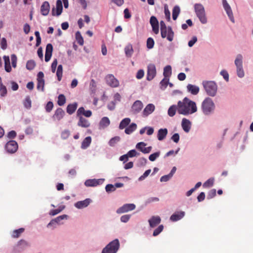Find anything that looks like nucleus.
I'll list each match as a JSON object with an SVG mask.
<instances>
[{
  "label": "nucleus",
  "mask_w": 253,
  "mask_h": 253,
  "mask_svg": "<svg viewBox=\"0 0 253 253\" xmlns=\"http://www.w3.org/2000/svg\"><path fill=\"white\" fill-rule=\"evenodd\" d=\"M178 114L183 115L192 114L197 111V107L195 102L187 97L178 102Z\"/></svg>",
  "instance_id": "1"
},
{
  "label": "nucleus",
  "mask_w": 253,
  "mask_h": 253,
  "mask_svg": "<svg viewBox=\"0 0 253 253\" xmlns=\"http://www.w3.org/2000/svg\"><path fill=\"white\" fill-rule=\"evenodd\" d=\"M215 106L212 100L210 97L205 98L202 103L201 109L205 115H210L214 112Z\"/></svg>",
  "instance_id": "2"
},
{
  "label": "nucleus",
  "mask_w": 253,
  "mask_h": 253,
  "mask_svg": "<svg viewBox=\"0 0 253 253\" xmlns=\"http://www.w3.org/2000/svg\"><path fill=\"white\" fill-rule=\"evenodd\" d=\"M202 84L208 95L211 96H214L216 95L217 86L214 82L204 81Z\"/></svg>",
  "instance_id": "3"
},
{
  "label": "nucleus",
  "mask_w": 253,
  "mask_h": 253,
  "mask_svg": "<svg viewBox=\"0 0 253 253\" xmlns=\"http://www.w3.org/2000/svg\"><path fill=\"white\" fill-rule=\"evenodd\" d=\"M196 14L202 24L207 23V18L203 5L200 3H196L194 5Z\"/></svg>",
  "instance_id": "4"
},
{
  "label": "nucleus",
  "mask_w": 253,
  "mask_h": 253,
  "mask_svg": "<svg viewBox=\"0 0 253 253\" xmlns=\"http://www.w3.org/2000/svg\"><path fill=\"white\" fill-rule=\"evenodd\" d=\"M120 247L118 239H115L108 244L102 250V253H116Z\"/></svg>",
  "instance_id": "5"
},
{
  "label": "nucleus",
  "mask_w": 253,
  "mask_h": 253,
  "mask_svg": "<svg viewBox=\"0 0 253 253\" xmlns=\"http://www.w3.org/2000/svg\"><path fill=\"white\" fill-rule=\"evenodd\" d=\"M235 64L237 68V74L239 78H243L244 75V71L243 68V56L241 54L237 55L235 60Z\"/></svg>",
  "instance_id": "6"
},
{
  "label": "nucleus",
  "mask_w": 253,
  "mask_h": 253,
  "mask_svg": "<svg viewBox=\"0 0 253 253\" xmlns=\"http://www.w3.org/2000/svg\"><path fill=\"white\" fill-rule=\"evenodd\" d=\"M18 148V144L14 140H10L8 141L5 146L6 150L9 153H14L16 152Z\"/></svg>",
  "instance_id": "7"
},
{
  "label": "nucleus",
  "mask_w": 253,
  "mask_h": 253,
  "mask_svg": "<svg viewBox=\"0 0 253 253\" xmlns=\"http://www.w3.org/2000/svg\"><path fill=\"white\" fill-rule=\"evenodd\" d=\"M106 81L109 86L112 87H117L119 86V81L112 74L106 76Z\"/></svg>",
  "instance_id": "8"
},
{
  "label": "nucleus",
  "mask_w": 253,
  "mask_h": 253,
  "mask_svg": "<svg viewBox=\"0 0 253 253\" xmlns=\"http://www.w3.org/2000/svg\"><path fill=\"white\" fill-rule=\"evenodd\" d=\"M136 208L134 204H126L117 209L116 212L118 214L134 210Z\"/></svg>",
  "instance_id": "9"
},
{
  "label": "nucleus",
  "mask_w": 253,
  "mask_h": 253,
  "mask_svg": "<svg viewBox=\"0 0 253 253\" xmlns=\"http://www.w3.org/2000/svg\"><path fill=\"white\" fill-rule=\"evenodd\" d=\"M156 75V67L154 64H149L147 67V80L151 81Z\"/></svg>",
  "instance_id": "10"
},
{
  "label": "nucleus",
  "mask_w": 253,
  "mask_h": 253,
  "mask_svg": "<svg viewBox=\"0 0 253 253\" xmlns=\"http://www.w3.org/2000/svg\"><path fill=\"white\" fill-rule=\"evenodd\" d=\"M37 89L39 90L43 91L44 86V74L42 72H39L37 75Z\"/></svg>",
  "instance_id": "11"
},
{
  "label": "nucleus",
  "mask_w": 253,
  "mask_h": 253,
  "mask_svg": "<svg viewBox=\"0 0 253 253\" xmlns=\"http://www.w3.org/2000/svg\"><path fill=\"white\" fill-rule=\"evenodd\" d=\"M161 33L162 38H165L167 37L169 41L171 42L172 41L174 33L170 27H169L168 29H161Z\"/></svg>",
  "instance_id": "12"
},
{
  "label": "nucleus",
  "mask_w": 253,
  "mask_h": 253,
  "mask_svg": "<svg viewBox=\"0 0 253 253\" xmlns=\"http://www.w3.org/2000/svg\"><path fill=\"white\" fill-rule=\"evenodd\" d=\"M222 4L224 7V9L226 12L227 14L228 15L229 19L232 22H234V18L233 16V14L232 13V9L231 8L230 6L226 0H222Z\"/></svg>",
  "instance_id": "13"
},
{
  "label": "nucleus",
  "mask_w": 253,
  "mask_h": 253,
  "mask_svg": "<svg viewBox=\"0 0 253 253\" xmlns=\"http://www.w3.org/2000/svg\"><path fill=\"white\" fill-rule=\"evenodd\" d=\"M63 9L62 3L61 0H57L56 3V8H53L52 9V15L53 16L60 15Z\"/></svg>",
  "instance_id": "14"
},
{
  "label": "nucleus",
  "mask_w": 253,
  "mask_h": 253,
  "mask_svg": "<svg viewBox=\"0 0 253 253\" xmlns=\"http://www.w3.org/2000/svg\"><path fill=\"white\" fill-rule=\"evenodd\" d=\"M143 107V105L142 102L140 100H136L133 103L131 111L133 114H136L142 110Z\"/></svg>",
  "instance_id": "15"
},
{
  "label": "nucleus",
  "mask_w": 253,
  "mask_h": 253,
  "mask_svg": "<svg viewBox=\"0 0 253 253\" xmlns=\"http://www.w3.org/2000/svg\"><path fill=\"white\" fill-rule=\"evenodd\" d=\"M28 246L27 243L23 240H21L18 242L17 245L14 248V253H17L20 252L26 249Z\"/></svg>",
  "instance_id": "16"
},
{
  "label": "nucleus",
  "mask_w": 253,
  "mask_h": 253,
  "mask_svg": "<svg viewBox=\"0 0 253 253\" xmlns=\"http://www.w3.org/2000/svg\"><path fill=\"white\" fill-rule=\"evenodd\" d=\"M104 179H88L86 180L84 184L87 187H90V186H96L99 184H101L103 182Z\"/></svg>",
  "instance_id": "17"
},
{
  "label": "nucleus",
  "mask_w": 253,
  "mask_h": 253,
  "mask_svg": "<svg viewBox=\"0 0 253 253\" xmlns=\"http://www.w3.org/2000/svg\"><path fill=\"white\" fill-rule=\"evenodd\" d=\"M150 23L152 26L154 33L157 34L159 33V23L156 17L152 16L150 18Z\"/></svg>",
  "instance_id": "18"
},
{
  "label": "nucleus",
  "mask_w": 253,
  "mask_h": 253,
  "mask_svg": "<svg viewBox=\"0 0 253 253\" xmlns=\"http://www.w3.org/2000/svg\"><path fill=\"white\" fill-rule=\"evenodd\" d=\"M161 219L159 216H153L148 220L151 228H154L160 223Z\"/></svg>",
  "instance_id": "19"
},
{
  "label": "nucleus",
  "mask_w": 253,
  "mask_h": 253,
  "mask_svg": "<svg viewBox=\"0 0 253 253\" xmlns=\"http://www.w3.org/2000/svg\"><path fill=\"white\" fill-rule=\"evenodd\" d=\"M91 202V200L90 199H86L84 200L78 201L75 204V206L79 209H83L87 207Z\"/></svg>",
  "instance_id": "20"
},
{
  "label": "nucleus",
  "mask_w": 253,
  "mask_h": 253,
  "mask_svg": "<svg viewBox=\"0 0 253 253\" xmlns=\"http://www.w3.org/2000/svg\"><path fill=\"white\" fill-rule=\"evenodd\" d=\"M185 215V212L183 211H176L172 214L170 217V219L172 221H176L184 217Z\"/></svg>",
  "instance_id": "21"
},
{
  "label": "nucleus",
  "mask_w": 253,
  "mask_h": 253,
  "mask_svg": "<svg viewBox=\"0 0 253 253\" xmlns=\"http://www.w3.org/2000/svg\"><path fill=\"white\" fill-rule=\"evenodd\" d=\"M181 126L185 132H188L191 129V123L189 120L183 118L182 120Z\"/></svg>",
  "instance_id": "22"
},
{
  "label": "nucleus",
  "mask_w": 253,
  "mask_h": 253,
  "mask_svg": "<svg viewBox=\"0 0 253 253\" xmlns=\"http://www.w3.org/2000/svg\"><path fill=\"white\" fill-rule=\"evenodd\" d=\"M82 115L86 117H90L92 115V112L90 110H85L83 107H81L78 109L77 112V116H82Z\"/></svg>",
  "instance_id": "23"
},
{
  "label": "nucleus",
  "mask_w": 253,
  "mask_h": 253,
  "mask_svg": "<svg viewBox=\"0 0 253 253\" xmlns=\"http://www.w3.org/2000/svg\"><path fill=\"white\" fill-rule=\"evenodd\" d=\"M65 115V112L61 108H57L53 116V119L54 120L59 121L63 118Z\"/></svg>",
  "instance_id": "24"
},
{
  "label": "nucleus",
  "mask_w": 253,
  "mask_h": 253,
  "mask_svg": "<svg viewBox=\"0 0 253 253\" xmlns=\"http://www.w3.org/2000/svg\"><path fill=\"white\" fill-rule=\"evenodd\" d=\"M155 109V107L153 104H148L143 111V115L145 117L148 116L154 112Z\"/></svg>",
  "instance_id": "25"
},
{
  "label": "nucleus",
  "mask_w": 253,
  "mask_h": 253,
  "mask_svg": "<svg viewBox=\"0 0 253 253\" xmlns=\"http://www.w3.org/2000/svg\"><path fill=\"white\" fill-rule=\"evenodd\" d=\"M146 145V144L144 142H141L137 144L136 147L137 149H139L143 153L147 154L150 153V151H151L152 147L149 146L148 147H144V148H141V146L145 147Z\"/></svg>",
  "instance_id": "26"
},
{
  "label": "nucleus",
  "mask_w": 253,
  "mask_h": 253,
  "mask_svg": "<svg viewBox=\"0 0 253 253\" xmlns=\"http://www.w3.org/2000/svg\"><path fill=\"white\" fill-rule=\"evenodd\" d=\"M79 118V121L78 123V125L82 127H88L90 126V123L89 121L83 118L82 116H78Z\"/></svg>",
  "instance_id": "27"
},
{
  "label": "nucleus",
  "mask_w": 253,
  "mask_h": 253,
  "mask_svg": "<svg viewBox=\"0 0 253 253\" xmlns=\"http://www.w3.org/2000/svg\"><path fill=\"white\" fill-rule=\"evenodd\" d=\"M50 6L48 2L44 1L42 3L41 8V13L43 15H47L49 11Z\"/></svg>",
  "instance_id": "28"
},
{
  "label": "nucleus",
  "mask_w": 253,
  "mask_h": 253,
  "mask_svg": "<svg viewBox=\"0 0 253 253\" xmlns=\"http://www.w3.org/2000/svg\"><path fill=\"white\" fill-rule=\"evenodd\" d=\"M187 89L188 92H190L193 95H197L200 90L199 87L198 86L188 84L187 86Z\"/></svg>",
  "instance_id": "29"
},
{
  "label": "nucleus",
  "mask_w": 253,
  "mask_h": 253,
  "mask_svg": "<svg viewBox=\"0 0 253 253\" xmlns=\"http://www.w3.org/2000/svg\"><path fill=\"white\" fill-rule=\"evenodd\" d=\"M168 134V130L167 128H161L158 132V139L159 140H163Z\"/></svg>",
  "instance_id": "30"
},
{
  "label": "nucleus",
  "mask_w": 253,
  "mask_h": 253,
  "mask_svg": "<svg viewBox=\"0 0 253 253\" xmlns=\"http://www.w3.org/2000/svg\"><path fill=\"white\" fill-rule=\"evenodd\" d=\"M178 112V106L173 105L171 106L168 109V114L169 116L173 117L175 115L176 112Z\"/></svg>",
  "instance_id": "31"
},
{
  "label": "nucleus",
  "mask_w": 253,
  "mask_h": 253,
  "mask_svg": "<svg viewBox=\"0 0 253 253\" xmlns=\"http://www.w3.org/2000/svg\"><path fill=\"white\" fill-rule=\"evenodd\" d=\"M78 104L77 103L69 104L67 107V112L70 114H72L77 109Z\"/></svg>",
  "instance_id": "32"
},
{
  "label": "nucleus",
  "mask_w": 253,
  "mask_h": 253,
  "mask_svg": "<svg viewBox=\"0 0 253 253\" xmlns=\"http://www.w3.org/2000/svg\"><path fill=\"white\" fill-rule=\"evenodd\" d=\"M24 230L25 229L23 228L14 230L11 233V237L13 238H18L20 236L21 234L24 232Z\"/></svg>",
  "instance_id": "33"
},
{
  "label": "nucleus",
  "mask_w": 253,
  "mask_h": 253,
  "mask_svg": "<svg viewBox=\"0 0 253 253\" xmlns=\"http://www.w3.org/2000/svg\"><path fill=\"white\" fill-rule=\"evenodd\" d=\"M110 124V121L108 118L104 117L101 120L99 125L102 128H105L108 126Z\"/></svg>",
  "instance_id": "34"
},
{
  "label": "nucleus",
  "mask_w": 253,
  "mask_h": 253,
  "mask_svg": "<svg viewBox=\"0 0 253 253\" xmlns=\"http://www.w3.org/2000/svg\"><path fill=\"white\" fill-rule=\"evenodd\" d=\"M137 128V125L135 123L131 124L125 129V132L126 134H129L134 131Z\"/></svg>",
  "instance_id": "35"
},
{
  "label": "nucleus",
  "mask_w": 253,
  "mask_h": 253,
  "mask_svg": "<svg viewBox=\"0 0 253 253\" xmlns=\"http://www.w3.org/2000/svg\"><path fill=\"white\" fill-rule=\"evenodd\" d=\"M130 122V119L128 118L124 119L120 123L119 125V128L121 129H123L124 128H126V126L129 125Z\"/></svg>",
  "instance_id": "36"
},
{
  "label": "nucleus",
  "mask_w": 253,
  "mask_h": 253,
  "mask_svg": "<svg viewBox=\"0 0 253 253\" xmlns=\"http://www.w3.org/2000/svg\"><path fill=\"white\" fill-rule=\"evenodd\" d=\"M23 104L25 108L29 109L31 107V100L30 96H26L23 100Z\"/></svg>",
  "instance_id": "37"
},
{
  "label": "nucleus",
  "mask_w": 253,
  "mask_h": 253,
  "mask_svg": "<svg viewBox=\"0 0 253 253\" xmlns=\"http://www.w3.org/2000/svg\"><path fill=\"white\" fill-rule=\"evenodd\" d=\"M4 68L7 72H10L11 70V68L10 64V60L9 57L4 56Z\"/></svg>",
  "instance_id": "38"
},
{
  "label": "nucleus",
  "mask_w": 253,
  "mask_h": 253,
  "mask_svg": "<svg viewBox=\"0 0 253 253\" xmlns=\"http://www.w3.org/2000/svg\"><path fill=\"white\" fill-rule=\"evenodd\" d=\"M171 74V67L170 65L166 66L164 69L163 75L165 78H169Z\"/></svg>",
  "instance_id": "39"
},
{
  "label": "nucleus",
  "mask_w": 253,
  "mask_h": 253,
  "mask_svg": "<svg viewBox=\"0 0 253 253\" xmlns=\"http://www.w3.org/2000/svg\"><path fill=\"white\" fill-rule=\"evenodd\" d=\"M91 138L90 136H87L83 140L82 143V148L83 149H86L89 146L91 143Z\"/></svg>",
  "instance_id": "40"
},
{
  "label": "nucleus",
  "mask_w": 253,
  "mask_h": 253,
  "mask_svg": "<svg viewBox=\"0 0 253 253\" xmlns=\"http://www.w3.org/2000/svg\"><path fill=\"white\" fill-rule=\"evenodd\" d=\"M180 11V8L178 6L176 5L173 7L172 9V18L174 20L177 19Z\"/></svg>",
  "instance_id": "41"
},
{
  "label": "nucleus",
  "mask_w": 253,
  "mask_h": 253,
  "mask_svg": "<svg viewBox=\"0 0 253 253\" xmlns=\"http://www.w3.org/2000/svg\"><path fill=\"white\" fill-rule=\"evenodd\" d=\"M66 103V97L63 94H60L58 97L57 104L59 106H62Z\"/></svg>",
  "instance_id": "42"
},
{
  "label": "nucleus",
  "mask_w": 253,
  "mask_h": 253,
  "mask_svg": "<svg viewBox=\"0 0 253 253\" xmlns=\"http://www.w3.org/2000/svg\"><path fill=\"white\" fill-rule=\"evenodd\" d=\"M76 39L80 45L82 46L83 45L84 39L81 35V33L79 31L76 33Z\"/></svg>",
  "instance_id": "43"
},
{
  "label": "nucleus",
  "mask_w": 253,
  "mask_h": 253,
  "mask_svg": "<svg viewBox=\"0 0 253 253\" xmlns=\"http://www.w3.org/2000/svg\"><path fill=\"white\" fill-rule=\"evenodd\" d=\"M53 48H46L45 54V61L48 62L50 59L52 55Z\"/></svg>",
  "instance_id": "44"
},
{
  "label": "nucleus",
  "mask_w": 253,
  "mask_h": 253,
  "mask_svg": "<svg viewBox=\"0 0 253 253\" xmlns=\"http://www.w3.org/2000/svg\"><path fill=\"white\" fill-rule=\"evenodd\" d=\"M7 93L6 87L3 85L1 83V78L0 77V94L2 96H4Z\"/></svg>",
  "instance_id": "45"
},
{
  "label": "nucleus",
  "mask_w": 253,
  "mask_h": 253,
  "mask_svg": "<svg viewBox=\"0 0 253 253\" xmlns=\"http://www.w3.org/2000/svg\"><path fill=\"white\" fill-rule=\"evenodd\" d=\"M63 68L61 65H58L56 72V75L58 78V80L60 81L62 77Z\"/></svg>",
  "instance_id": "46"
},
{
  "label": "nucleus",
  "mask_w": 253,
  "mask_h": 253,
  "mask_svg": "<svg viewBox=\"0 0 253 253\" xmlns=\"http://www.w3.org/2000/svg\"><path fill=\"white\" fill-rule=\"evenodd\" d=\"M120 140V137L119 136H115L110 140L109 144L111 146H114Z\"/></svg>",
  "instance_id": "47"
},
{
  "label": "nucleus",
  "mask_w": 253,
  "mask_h": 253,
  "mask_svg": "<svg viewBox=\"0 0 253 253\" xmlns=\"http://www.w3.org/2000/svg\"><path fill=\"white\" fill-rule=\"evenodd\" d=\"M164 229L163 225H159L153 232V235L154 236H158Z\"/></svg>",
  "instance_id": "48"
},
{
  "label": "nucleus",
  "mask_w": 253,
  "mask_h": 253,
  "mask_svg": "<svg viewBox=\"0 0 253 253\" xmlns=\"http://www.w3.org/2000/svg\"><path fill=\"white\" fill-rule=\"evenodd\" d=\"M65 208V206H61L58 209L53 210L50 211V214L52 215H55L59 212H60L64 209Z\"/></svg>",
  "instance_id": "49"
},
{
  "label": "nucleus",
  "mask_w": 253,
  "mask_h": 253,
  "mask_svg": "<svg viewBox=\"0 0 253 253\" xmlns=\"http://www.w3.org/2000/svg\"><path fill=\"white\" fill-rule=\"evenodd\" d=\"M160 155V152H155L151 154L149 157V159L151 161H154L156 159L159 157Z\"/></svg>",
  "instance_id": "50"
},
{
  "label": "nucleus",
  "mask_w": 253,
  "mask_h": 253,
  "mask_svg": "<svg viewBox=\"0 0 253 253\" xmlns=\"http://www.w3.org/2000/svg\"><path fill=\"white\" fill-rule=\"evenodd\" d=\"M214 183V178H211L206 181L203 184L204 187H211L212 186Z\"/></svg>",
  "instance_id": "51"
},
{
  "label": "nucleus",
  "mask_w": 253,
  "mask_h": 253,
  "mask_svg": "<svg viewBox=\"0 0 253 253\" xmlns=\"http://www.w3.org/2000/svg\"><path fill=\"white\" fill-rule=\"evenodd\" d=\"M105 190L107 192L114 191L116 190L115 186L111 184H107L105 187Z\"/></svg>",
  "instance_id": "52"
},
{
  "label": "nucleus",
  "mask_w": 253,
  "mask_h": 253,
  "mask_svg": "<svg viewBox=\"0 0 253 253\" xmlns=\"http://www.w3.org/2000/svg\"><path fill=\"white\" fill-rule=\"evenodd\" d=\"M35 35L36 37V46H38L41 42V38L40 37V33L38 31H36Z\"/></svg>",
  "instance_id": "53"
},
{
  "label": "nucleus",
  "mask_w": 253,
  "mask_h": 253,
  "mask_svg": "<svg viewBox=\"0 0 253 253\" xmlns=\"http://www.w3.org/2000/svg\"><path fill=\"white\" fill-rule=\"evenodd\" d=\"M53 104L51 101H49L46 104L45 110L47 112H50L53 109Z\"/></svg>",
  "instance_id": "54"
},
{
  "label": "nucleus",
  "mask_w": 253,
  "mask_h": 253,
  "mask_svg": "<svg viewBox=\"0 0 253 253\" xmlns=\"http://www.w3.org/2000/svg\"><path fill=\"white\" fill-rule=\"evenodd\" d=\"M220 75L223 76L226 81L227 82L229 81V75L226 70H222L220 72Z\"/></svg>",
  "instance_id": "55"
},
{
  "label": "nucleus",
  "mask_w": 253,
  "mask_h": 253,
  "mask_svg": "<svg viewBox=\"0 0 253 253\" xmlns=\"http://www.w3.org/2000/svg\"><path fill=\"white\" fill-rule=\"evenodd\" d=\"M154 44V41L151 38H149L147 40V47H153Z\"/></svg>",
  "instance_id": "56"
},
{
  "label": "nucleus",
  "mask_w": 253,
  "mask_h": 253,
  "mask_svg": "<svg viewBox=\"0 0 253 253\" xmlns=\"http://www.w3.org/2000/svg\"><path fill=\"white\" fill-rule=\"evenodd\" d=\"M151 171V170L150 169L146 170L145 172L143 173V174L139 178V180L140 181L144 180L146 177H147L149 175Z\"/></svg>",
  "instance_id": "57"
},
{
  "label": "nucleus",
  "mask_w": 253,
  "mask_h": 253,
  "mask_svg": "<svg viewBox=\"0 0 253 253\" xmlns=\"http://www.w3.org/2000/svg\"><path fill=\"white\" fill-rule=\"evenodd\" d=\"M130 218V215L126 214L121 216V221L123 222H127Z\"/></svg>",
  "instance_id": "58"
},
{
  "label": "nucleus",
  "mask_w": 253,
  "mask_h": 253,
  "mask_svg": "<svg viewBox=\"0 0 253 253\" xmlns=\"http://www.w3.org/2000/svg\"><path fill=\"white\" fill-rule=\"evenodd\" d=\"M144 75V71L142 69H140L138 71V72L136 74V78L137 79H141L143 77Z\"/></svg>",
  "instance_id": "59"
},
{
  "label": "nucleus",
  "mask_w": 253,
  "mask_h": 253,
  "mask_svg": "<svg viewBox=\"0 0 253 253\" xmlns=\"http://www.w3.org/2000/svg\"><path fill=\"white\" fill-rule=\"evenodd\" d=\"M165 14L166 19L168 21L170 20V13L168 8L165 7Z\"/></svg>",
  "instance_id": "60"
},
{
  "label": "nucleus",
  "mask_w": 253,
  "mask_h": 253,
  "mask_svg": "<svg viewBox=\"0 0 253 253\" xmlns=\"http://www.w3.org/2000/svg\"><path fill=\"white\" fill-rule=\"evenodd\" d=\"M216 195V190L214 189H211L208 193V198L211 199Z\"/></svg>",
  "instance_id": "61"
},
{
  "label": "nucleus",
  "mask_w": 253,
  "mask_h": 253,
  "mask_svg": "<svg viewBox=\"0 0 253 253\" xmlns=\"http://www.w3.org/2000/svg\"><path fill=\"white\" fill-rule=\"evenodd\" d=\"M69 135H70V131L68 130H64L63 131H62V132L61 133V137L64 139L67 138Z\"/></svg>",
  "instance_id": "62"
},
{
  "label": "nucleus",
  "mask_w": 253,
  "mask_h": 253,
  "mask_svg": "<svg viewBox=\"0 0 253 253\" xmlns=\"http://www.w3.org/2000/svg\"><path fill=\"white\" fill-rule=\"evenodd\" d=\"M16 133L14 130H11L9 131L7 134V137L9 139H12L16 137Z\"/></svg>",
  "instance_id": "63"
},
{
  "label": "nucleus",
  "mask_w": 253,
  "mask_h": 253,
  "mask_svg": "<svg viewBox=\"0 0 253 253\" xmlns=\"http://www.w3.org/2000/svg\"><path fill=\"white\" fill-rule=\"evenodd\" d=\"M171 139L175 143H178L179 140V135L178 133H174L171 137Z\"/></svg>",
  "instance_id": "64"
}]
</instances>
